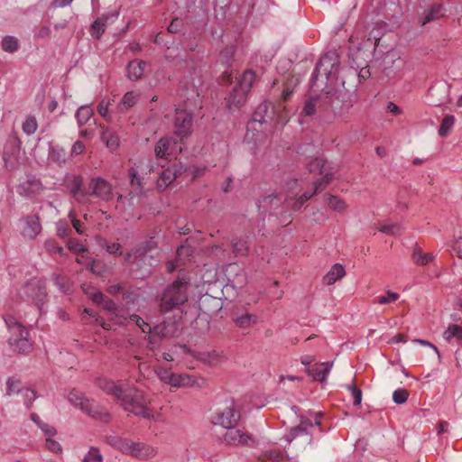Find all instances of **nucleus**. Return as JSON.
<instances>
[{
  "label": "nucleus",
  "instance_id": "1",
  "mask_svg": "<svg viewBox=\"0 0 462 462\" xmlns=\"http://www.w3.org/2000/svg\"><path fill=\"white\" fill-rule=\"evenodd\" d=\"M97 385L103 392L113 395L125 411L143 419H156L158 413L151 407L150 399L142 391L135 388L125 390L106 378H99Z\"/></svg>",
  "mask_w": 462,
  "mask_h": 462
},
{
  "label": "nucleus",
  "instance_id": "2",
  "mask_svg": "<svg viewBox=\"0 0 462 462\" xmlns=\"http://www.w3.org/2000/svg\"><path fill=\"white\" fill-rule=\"evenodd\" d=\"M130 321L136 324V326L145 334H148L149 347L153 350L159 345L158 338L174 337L179 330V324L177 321L166 322L163 321L153 328L144 321L141 317L133 314L129 317Z\"/></svg>",
  "mask_w": 462,
  "mask_h": 462
},
{
  "label": "nucleus",
  "instance_id": "3",
  "mask_svg": "<svg viewBox=\"0 0 462 462\" xmlns=\"http://www.w3.org/2000/svg\"><path fill=\"white\" fill-rule=\"evenodd\" d=\"M189 285V283L187 280L178 278L167 286L161 296V311L165 313L184 304L188 300Z\"/></svg>",
  "mask_w": 462,
  "mask_h": 462
},
{
  "label": "nucleus",
  "instance_id": "4",
  "mask_svg": "<svg viewBox=\"0 0 462 462\" xmlns=\"http://www.w3.org/2000/svg\"><path fill=\"white\" fill-rule=\"evenodd\" d=\"M339 63V57L336 51H329L321 56L311 75L310 88L313 89L316 87L319 75H323L327 81L337 79Z\"/></svg>",
  "mask_w": 462,
  "mask_h": 462
},
{
  "label": "nucleus",
  "instance_id": "5",
  "mask_svg": "<svg viewBox=\"0 0 462 462\" xmlns=\"http://www.w3.org/2000/svg\"><path fill=\"white\" fill-rule=\"evenodd\" d=\"M255 79V74L252 70H245L240 77L237 85L229 93L226 99V106L229 111L239 109L245 105L246 96L251 89Z\"/></svg>",
  "mask_w": 462,
  "mask_h": 462
},
{
  "label": "nucleus",
  "instance_id": "6",
  "mask_svg": "<svg viewBox=\"0 0 462 462\" xmlns=\"http://www.w3.org/2000/svg\"><path fill=\"white\" fill-rule=\"evenodd\" d=\"M340 93L335 91H327L323 96L314 97L305 101L302 114L306 116H311L316 112V107H323L324 110L330 109L333 113H337V109L340 108Z\"/></svg>",
  "mask_w": 462,
  "mask_h": 462
},
{
  "label": "nucleus",
  "instance_id": "7",
  "mask_svg": "<svg viewBox=\"0 0 462 462\" xmlns=\"http://www.w3.org/2000/svg\"><path fill=\"white\" fill-rule=\"evenodd\" d=\"M20 295L22 297H25L27 301L32 302L38 308L40 312H42L44 304L48 300L46 281L37 278L30 280L21 289Z\"/></svg>",
  "mask_w": 462,
  "mask_h": 462
},
{
  "label": "nucleus",
  "instance_id": "8",
  "mask_svg": "<svg viewBox=\"0 0 462 462\" xmlns=\"http://www.w3.org/2000/svg\"><path fill=\"white\" fill-rule=\"evenodd\" d=\"M192 104L189 98L184 101L183 108H177L175 112L173 129L174 134L183 140L191 134L193 124Z\"/></svg>",
  "mask_w": 462,
  "mask_h": 462
},
{
  "label": "nucleus",
  "instance_id": "9",
  "mask_svg": "<svg viewBox=\"0 0 462 462\" xmlns=\"http://www.w3.org/2000/svg\"><path fill=\"white\" fill-rule=\"evenodd\" d=\"M68 400L72 405L80 408L93 418L106 420L109 417L108 413L97 402L87 399L85 395L79 391L72 390L68 395Z\"/></svg>",
  "mask_w": 462,
  "mask_h": 462
},
{
  "label": "nucleus",
  "instance_id": "10",
  "mask_svg": "<svg viewBox=\"0 0 462 462\" xmlns=\"http://www.w3.org/2000/svg\"><path fill=\"white\" fill-rule=\"evenodd\" d=\"M109 443L121 452L135 457H150L155 454L153 448L146 447L141 442H134L121 437H111Z\"/></svg>",
  "mask_w": 462,
  "mask_h": 462
},
{
  "label": "nucleus",
  "instance_id": "11",
  "mask_svg": "<svg viewBox=\"0 0 462 462\" xmlns=\"http://www.w3.org/2000/svg\"><path fill=\"white\" fill-rule=\"evenodd\" d=\"M155 373L162 383H167L174 388L201 386L199 383L201 380L193 375L186 374H174L165 368H158Z\"/></svg>",
  "mask_w": 462,
  "mask_h": 462
},
{
  "label": "nucleus",
  "instance_id": "12",
  "mask_svg": "<svg viewBox=\"0 0 462 462\" xmlns=\"http://www.w3.org/2000/svg\"><path fill=\"white\" fill-rule=\"evenodd\" d=\"M181 151V144L172 137H162L154 145L155 157L166 162L176 159Z\"/></svg>",
  "mask_w": 462,
  "mask_h": 462
},
{
  "label": "nucleus",
  "instance_id": "13",
  "mask_svg": "<svg viewBox=\"0 0 462 462\" xmlns=\"http://www.w3.org/2000/svg\"><path fill=\"white\" fill-rule=\"evenodd\" d=\"M223 273L226 281L224 287L226 290L229 288L238 290L246 283V274L244 268L237 263L226 264L223 269Z\"/></svg>",
  "mask_w": 462,
  "mask_h": 462
},
{
  "label": "nucleus",
  "instance_id": "14",
  "mask_svg": "<svg viewBox=\"0 0 462 462\" xmlns=\"http://www.w3.org/2000/svg\"><path fill=\"white\" fill-rule=\"evenodd\" d=\"M240 418L239 411L236 408L235 403L230 402L225 409L217 411L214 414L211 421L214 425L221 426L227 430L232 426H236Z\"/></svg>",
  "mask_w": 462,
  "mask_h": 462
},
{
  "label": "nucleus",
  "instance_id": "15",
  "mask_svg": "<svg viewBox=\"0 0 462 462\" xmlns=\"http://www.w3.org/2000/svg\"><path fill=\"white\" fill-rule=\"evenodd\" d=\"M20 235L25 240H35L42 233V226L37 215H27L19 219Z\"/></svg>",
  "mask_w": 462,
  "mask_h": 462
},
{
  "label": "nucleus",
  "instance_id": "16",
  "mask_svg": "<svg viewBox=\"0 0 462 462\" xmlns=\"http://www.w3.org/2000/svg\"><path fill=\"white\" fill-rule=\"evenodd\" d=\"M223 441L229 446H253L255 443L251 434L237 429L236 426L226 430L223 435Z\"/></svg>",
  "mask_w": 462,
  "mask_h": 462
},
{
  "label": "nucleus",
  "instance_id": "17",
  "mask_svg": "<svg viewBox=\"0 0 462 462\" xmlns=\"http://www.w3.org/2000/svg\"><path fill=\"white\" fill-rule=\"evenodd\" d=\"M152 243H145L143 245H141L137 246L136 248L133 249L130 253L126 254L125 257V261L127 263H147L149 265H152V260L153 258V255L151 253V247L150 244Z\"/></svg>",
  "mask_w": 462,
  "mask_h": 462
},
{
  "label": "nucleus",
  "instance_id": "18",
  "mask_svg": "<svg viewBox=\"0 0 462 462\" xmlns=\"http://www.w3.org/2000/svg\"><path fill=\"white\" fill-rule=\"evenodd\" d=\"M9 344L14 351L28 354L32 349V341L29 337V332L25 328L23 332L10 335Z\"/></svg>",
  "mask_w": 462,
  "mask_h": 462
},
{
  "label": "nucleus",
  "instance_id": "19",
  "mask_svg": "<svg viewBox=\"0 0 462 462\" xmlns=\"http://www.w3.org/2000/svg\"><path fill=\"white\" fill-rule=\"evenodd\" d=\"M42 190V184L35 175H30L25 181L21 182L17 187V192L25 198H34L41 194Z\"/></svg>",
  "mask_w": 462,
  "mask_h": 462
},
{
  "label": "nucleus",
  "instance_id": "20",
  "mask_svg": "<svg viewBox=\"0 0 462 462\" xmlns=\"http://www.w3.org/2000/svg\"><path fill=\"white\" fill-rule=\"evenodd\" d=\"M85 292L95 303L102 305L105 310L117 317L118 307L114 300L106 298L101 291L94 289H85Z\"/></svg>",
  "mask_w": 462,
  "mask_h": 462
},
{
  "label": "nucleus",
  "instance_id": "21",
  "mask_svg": "<svg viewBox=\"0 0 462 462\" xmlns=\"http://www.w3.org/2000/svg\"><path fill=\"white\" fill-rule=\"evenodd\" d=\"M332 175H323L321 179L314 183V191L304 192L298 199L293 203L292 207L295 210H299L301 206L310 199H311L315 193L325 189V187L331 181Z\"/></svg>",
  "mask_w": 462,
  "mask_h": 462
},
{
  "label": "nucleus",
  "instance_id": "22",
  "mask_svg": "<svg viewBox=\"0 0 462 462\" xmlns=\"http://www.w3.org/2000/svg\"><path fill=\"white\" fill-rule=\"evenodd\" d=\"M448 97V87L445 84L432 86L428 91L429 101L434 106H439L446 103Z\"/></svg>",
  "mask_w": 462,
  "mask_h": 462
},
{
  "label": "nucleus",
  "instance_id": "23",
  "mask_svg": "<svg viewBox=\"0 0 462 462\" xmlns=\"http://www.w3.org/2000/svg\"><path fill=\"white\" fill-rule=\"evenodd\" d=\"M320 421L316 415L312 420L310 418H302L300 420V423L299 426L291 430L289 434L285 436L287 441H291L296 437L308 433L309 430L311 429L314 425L319 426Z\"/></svg>",
  "mask_w": 462,
  "mask_h": 462
},
{
  "label": "nucleus",
  "instance_id": "24",
  "mask_svg": "<svg viewBox=\"0 0 462 462\" xmlns=\"http://www.w3.org/2000/svg\"><path fill=\"white\" fill-rule=\"evenodd\" d=\"M274 116V107L269 102L261 103L253 114V121L260 124H266L273 121Z\"/></svg>",
  "mask_w": 462,
  "mask_h": 462
},
{
  "label": "nucleus",
  "instance_id": "25",
  "mask_svg": "<svg viewBox=\"0 0 462 462\" xmlns=\"http://www.w3.org/2000/svg\"><path fill=\"white\" fill-rule=\"evenodd\" d=\"M333 362H323L315 365L312 367H309L306 369V372L310 376H311L315 381L319 382H326L328 375L329 374L332 367Z\"/></svg>",
  "mask_w": 462,
  "mask_h": 462
},
{
  "label": "nucleus",
  "instance_id": "26",
  "mask_svg": "<svg viewBox=\"0 0 462 462\" xmlns=\"http://www.w3.org/2000/svg\"><path fill=\"white\" fill-rule=\"evenodd\" d=\"M194 356L209 366L219 365L225 360L223 352L217 350L198 352Z\"/></svg>",
  "mask_w": 462,
  "mask_h": 462
},
{
  "label": "nucleus",
  "instance_id": "27",
  "mask_svg": "<svg viewBox=\"0 0 462 462\" xmlns=\"http://www.w3.org/2000/svg\"><path fill=\"white\" fill-rule=\"evenodd\" d=\"M89 189L93 195L107 199L111 194V185L101 177L92 179Z\"/></svg>",
  "mask_w": 462,
  "mask_h": 462
},
{
  "label": "nucleus",
  "instance_id": "28",
  "mask_svg": "<svg viewBox=\"0 0 462 462\" xmlns=\"http://www.w3.org/2000/svg\"><path fill=\"white\" fill-rule=\"evenodd\" d=\"M146 67V62L141 60H134L130 61L127 65L126 71L127 77L131 80H138L140 79Z\"/></svg>",
  "mask_w": 462,
  "mask_h": 462
},
{
  "label": "nucleus",
  "instance_id": "29",
  "mask_svg": "<svg viewBox=\"0 0 462 462\" xmlns=\"http://www.w3.org/2000/svg\"><path fill=\"white\" fill-rule=\"evenodd\" d=\"M140 97V93L137 91H128L122 97L121 102L118 104L116 110L118 113H125L130 108L134 106Z\"/></svg>",
  "mask_w": 462,
  "mask_h": 462
},
{
  "label": "nucleus",
  "instance_id": "30",
  "mask_svg": "<svg viewBox=\"0 0 462 462\" xmlns=\"http://www.w3.org/2000/svg\"><path fill=\"white\" fill-rule=\"evenodd\" d=\"M19 142L17 140H12L5 145L4 160L5 164H11L13 170V164L16 162V155L19 153Z\"/></svg>",
  "mask_w": 462,
  "mask_h": 462
},
{
  "label": "nucleus",
  "instance_id": "31",
  "mask_svg": "<svg viewBox=\"0 0 462 462\" xmlns=\"http://www.w3.org/2000/svg\"><path fill=\"white\" fill-rule=\"evenodd\" d=\"M300 78L295 75H288L283 81V88L282 93V102H287L293 93L295 88L300 84Z\"/></svg>",
  "mask_w": 462,
  "mask_h": 462
},
{
  "label": "nucleus",
  "instance_id": "32",
  "mask_svg": "<svg viewBox=\"0 0 462 462\" xmlns=\"http://www.w3.org/2000/svg\"><path fill=\"white\" fill-rule=\"evenodd\" d=\"M346 275L345 268L340 263L332 265L328 273L323 277L324 283L328 285L334 284L337 281L342 279Z\"/></svg>",
  "mask_w": 462,
  "mask_h": 462
},
{
  "label": "nucleus",
  "instance_id": "33",
  "mask_svg": "<svg viewBox=\"0 0 462 462\" xmlns=\"http://www.w3.org/2000/svg\"><path fill=\"white\" fill-rule=\"evenodd\" d=\"M102 133L100 138L106 147L111 151H115L119 146L118 135L110 128L102 126Z\"/></svg>",
  "mask_w": 462,
  "mask_h": 462
},
{
  "label": "nucleus",
  "instance_id": "34",
  "mask_svg": "<svg viewBox=\"0 0 462 462\" xmlns=\"http://www.w3.org/2000/svg\"><path fill=\"white\" fill-rule=\"evenodd\" d=\"M445 7L441 4H434L430 9L425 13L424 17L421 20V24L425 25L426 23L438 20L444 16Z\"/></svg>",
  "mask_w": 462,
  "mask_h": 462
},
{
  "label": "nucleus",
  "instance_id": "35",
  "mask_svg": "<svg viewBox=\"0 0 462 462\" xmlns=\"http://www.w3.org/2000/svg\"><path fill=\"white\" fill-rule=\"evenodd\" d=\"M257 316L250 313H244L234 317L235 324L240 328H248L257 322Z\"/></svg>",
  "mask_w": 462,
  "mask_h": 462
},
{
  "label": "nucleus",
  "instance_id": "36",
  "mask_svg": "<svg viewBox=\"0 0 462 462\" xmlns=\"http://www.w3.org/2000/svg\"><path fill=\"white\" fill-rule=\"evenodd\" d=\"M67 159L66 151L60 146H51L49 150V160L52 162L61 165Z\"/></svg>",
  "mask_w": 462,
  "mask_h": 462
},
{
  "label": "nucleus",
  "instance_id": "37",
  "mask_svg": "<svg viewBox=\"0 0 462 462\" xmlns=\"http://www.w3.org/2000/svg\"><path fill=\"white\" fill-rule=\"evenodd\" d=\"M443 338L447 342H451L454 338L457 342H462V327L457 324L449 325L443 332Z\"/></svg>",
  "mask_w": 462,
  "mask_h": 462
},
{
  "label": "nucleus",
  "instance_id": "38",
  "mask_svg": "<svg viewBox=\"0 0 462 462\" xmlns=\"http://www.w3.org/2000/svg\"><path fill=\"white\" fill-rule=\"evenodd\" d=\"M402 229V226L399 223H385L378 226L380 232L389 236H399Z\"/></svg>",
  "mask_w": 462,
  "mask_h": 462
},
{
  "label": "nucleus",
  "instance_id": "39",
  "mask_svg": "<svg viewBox=\"0 0 462 462\" xmlns=\"http://www.w3.org/2000/svg\"><path fill=\"white\" fill-rule=\"evenodd\" d=\"M5 322L8 328L10 334L23 332L26 328L22 325L17 319L13 315H6L5 317Z\"/></svg>",
  "mask_w": 462,
  "mask_h": 462
},
{
  "label": "nucleus",
  "instance_id": "40",
  "mask_svg": "<svg viewBox=\"0 0 462 462\" xmlns=\"http://www.w3.org/2000/svg\"><path fill=\"white\" fill-rule=\"evenodd\" d=\"M93 115V110L90 106H80L76 113V119L79 126L87 124L89 118Z\"/></svg>",
  "mask_w": 462,
  "mask_h": 462
},
{
  "label": "nucleus",
  "instance_id": "41",
  "mask_svg": "<svg viewBox=\"0 0 462 462\" xmlns=\"http://www.w3.org/2000/svg\"><path fill=\"white\" fill-rule=\"evenodd\" d=\"M455 124V117L451 115H447L442 119L440 126L439 128V134L441 137H446L448 134L450 129L453 127Z\"/></svg>",
  "mask_w": 462,
  "mask_h": 462
},
{
  "label": "nucleus",
  "instance_id": "42",
  "mask_svg": "<svg viewBox=\"0 0 462 462\" xmlns=\"http://www.w3.org/2000/svg\"><path fill=\"white\" fill-rule=\"evenodd\" d=\"M2 49L9 53H13L18 50V41L14 36H5L1 42Z\"/></svg>",
  "mask_w": 462,
  "mask_h": 462
},
{
  "label": "nucleus",
  "instance_id": "43",
  "mask_svg": "<svg viewBox=\"0 0 462 462\" xmlns=\"http://www.w3.org/2000/svg\"><path fill=\"white\" fill-rule=\"evenodd\" d=\"M328 207L337 212H343L346 208V202L337 196L330 195L328 198Z\"/></svg>",
  "mask_w": 462,
  "mask_h": 462
},
{
  "label": "nucleus",
  "instance_id": "44",
  "mask_svg": "<svg viewBox=\"0 0 462 462\" xmlns=\"http://www.w3.org/2000/svg\"><path fill=\"white\" fill-rule=\"evenodd\" d=\"M43 247L51 254H58L61 256L65 254L64 248L60 246L54 239H47L43 244Z\"/></svg>",
  "mask_w": 462,
  "mask_h": 462
},
{
  "label": "nucleus",
  "instance_id": "45",
  "mask_svg": "<svg viewBox=\"0 0 462 462\" xmlns=\"http://www.w3.org/2000/svg\"><path fill=\"white\" fill-rule=\"evenodd\" d=\"M109 106H110V101L109 100H106V99H102L98 106H97V111L99 113V115L105 118L106 121L107 122H113V117H112V111H109Z\"/></svg>",
  "mask_w": 462,
  "mask_h": 462
},
{
  "label": "nucleus",
  "instance_id": "46",
  "mask_svg": "<svg viewBox=\"0 0 462 462\" xmlns=\"http://www.w3.org/2000/svg\"><path fill=\"white\" fill-rule=\"evenodd\" d=\"M17 394L22 396L24 404L28 409L31 407L32 402L36 399L35 392L29 388H22L21 390H18Z\"/></svg>",
  "mask_w": 462,
  "mask_h": 462
},
{
  "label": "nucleus",
  "instance_id": "47",
  "mask_svg": "<svg viewBox=\"0 0 462 462\" xmlns=\"http://www.w3.org/2000/svg\"><path fill=\"white\" fill-rule=\"evenodd\" d=\"M105 32H106V28L104 27V23H101L100 21L98 20V18H97L90 25V28H89L90 35L93 38L99 40L101 38V36L105 33Z\"/></svg>",
  "mask_w": 462,
  "mask_h": 462
},
{
  "label": "nucleus",
  "instance_id": "48",
  "mask_svg": "<svg viewBox=\"0 0 462 462\" xmlns=\"http://www.w3.org/2000/svg\"><path fill=\"white\" fill-rule=\"evenodd\" d=\"M434 258L432 254L423 253L420 250H416L413 253V260L417 264L425 265L431 262Z\"/></svg>",
  "mask_w": 462,
  "mask_h": 462
},
{
  "label": "nucleus",
  "instance_id": "49",
  "mask_svg": "<svg viewBox=\"0 0 462 462\" xmlns=\"http://www.w3.org/2000/svg\"><path fill=\"white\" fill-rule=\"evenodd\" d=\"M309 167V173H327L324 161L320 158L311 160Z\"/></svg>",
  "mask_w": 462,
  "mask_h": 462
},
{
  "label": "nucleus",
  "instance_id": "50",
  "mask_svg": "<svg viewBox=\"0 0 462 462\" xmlns=\"http://www.w3.org/2000/svg\"><path fill=\"white\" fill-rule=\"evenodd\" d=\"M236 52V47L229 45L220 51V60L223 64L229 65Z\"/></svg>",
  "mask_w": 462,
  "mask_h": 462
},
{
  "label": "nucleus",
  "instance_id": "51",
  "mask_svg": "<svg viewBox=\"0 0 462 462\" xmlns=\"http://www.w3.org/2000/svg\"><path fill=\"white\" fill-rule=\"evenodd\" d=\"M234 252L236 255H245L249 247L247 241L244 239H236L232 242Z\"/></svg>",
  "mask_w": 462,
  "mask_h": 462
},
{
  "label": "nucleus",
  "instance_id": "52",
  "mask_svg": "<svg viewBox=\"0 0 462 462\" xmlns=\"http://www.w3.org/2000/svg\"><path fill=\"white\" fill-rule=\"evenodd\" d=\"M69 218L70 219V222H71V225L73 226V228L75 229V231L80 235V236H83L86 234V228H85V225L83 222H81L80 220H79L77 217H76V215L74 213L73 210H70L69 213Z\"/></svg>",
  "mask_w": 462,
  "mask_h": 462
},
{
  "label": "nucleus",
  "instance_id": "53",
  "mask_svg": "<svg viewBox=\"0 0 462 462\" xmlns=\"http://www.w3.org/2000/svg\"><path fill=\"white\" fill-rule=\"evenodd\" d=\"M37 126L38 125L36 118L34 116H30L23 124V131L28 135H31L36 132Z\"/></svg>",
  "mask_w": 462,
  "mask_h": 462
},
{
  "label": "nucleus",
  "instance_id": "54",
  "mask_svg": "<svg viewBox=\"0 0 462 462\" xmlns=\"http://www.w3.org/2000/svg\"><path fill=\"white\" fill-rule=\"evenodd\" d=\"M56 232L59 237L66 238L70 235L71 230L66 220H60L56 223Z\"/></svg>",
  "mask_w": 462,
  "mask_h": 462
},
{
  "label": "nucleus",
  "instance_id": "55",
  "mask_svg": "<svg viewBox=\"0 0 462 462\" xmlns=\"http://www.w3.org/2000/svg\"><path fill=\"white\" fill-rule=\"evenodd\" d=\"M400 298V295L396 292L387 291L385 295L380 296L375 300V302L380 305L389 304L396 301Z\"/></svg>",
  "mask_w": 462,
  "mask_h": 462
},
{
  "label": "nucleus",
  "instance_id": "56",
  "mask_svg": "<svg viewBox=\"0 0 462 462\" xmlns=\"http://www.w3.org/2000/svg\"><path fill=\"white\" fill-rule=\"evenodd\" d=\"M409 392L405 389H397L393 393V401L395 404L401 405L407 402Z\"/></svg>",
  "mask_w": 462,
  "mask_h": 462
},
{
  "label": "nucleus",
  "instance_id": "57",
  "mask_svg": "<svg viewBox=\"0 0 462 462\" xmlns=\"http://www.w3.org/2000/svg\"><path fill=\"white\" fill-rule=\"evenodd\" d=\"M118 11H112L106 14H103L97 18L101 23H104V27L106 29L107 25L113 23L118 18Z\"/></svg>",
  "mask_w": 462,
  "mask_h": 462
},
{
  "label": "nucleus",
  "instance_id": "58",
  "mask_svg": "<svg viewBox=\"0 0 462 462\" xmlns=\"http://www.w3.org/2000/svg\"><path fill=\"white\" fill-rule=\"evenodd\" d=\"M103 457L100 451L96 448H90L88 454L85 456L83 462H102Z\"/></svg>",
  "mask_w": 462,
  "mask_h": 462
},
{
  "label": "nucleus",
  "instance_id": "59",
  "mask_svg": "<svg viewBox=\"0 0 462 462\" xmlns=\"http://www.w3.org/2000/svg\"><path fill=\"white\" fill-rule=\"evenodd\" d=\"M52 278L55 285L61 292L68 293L69 291L70 286L62 276L60 274H53Z\"/></svg>",
  "mask_w": 462,
  "mask_h": 462
},
{
  "label": "nucleus",
  "instance_id": "60",
  "mask_svg": "<svg viewBox=\"0 0 462 462\" xmlns=\"http://www.w3.org/2000/svg\"><path fill=\"white\" fill-rule=\"evenodd\" d=\"M53 437H48L45 439L46 448L49 451L54 454H60L62 452L61 445L52 439Z\"/></svg>",
  "mask_w": 462,
  "mask_h": 462
},
{
  "label": "nucleus",
  "instance_id": "61",
  "mask_svg": "<svg viewBox=\"0 0 462 462\" xmlns=\"http://www.w3.org/2000/svg\"><path fill=\"white\" fill-rule=\"evenodd\" d=\"M102 246L106 247V251L113 255L122 254V246L118 243L108 244L106 240L101 244Z\"/></svg>",
  "mask_w": 462,
  "mask_h": 462
},
{
  "label": "nucleus",
  "instance_id": "62",
  "mask_svg": "<svg viewBox=\"0 0 462 462\" xmlns=\"http://www.w3.org/2000/svg\"><path fill=\"white\" fill-rule=\"evenodd\" d=\"M177 175H159L157 180V187L159 189H164L169 184H171Z\"/></svg>",
  "mask_w": 462,
  "mask_h": 462
},
{
  "label": "nucleus",
  "instance_id": "63",
  "mask_svg": "<svg viewBox=\"0 0 462 462\" xmlns=\"http://www.w3.org/2000/svg\"><path fill=\"white\" fill-rule=\"evenodd\" d=\"M68 248L76 254H80L87 251L86 246L75 239L69 240Z\"/></svg>",
  "mask_w": 462,
  "mask_h": 462
},
{
  "label": "nucleus",
  "instance_id": "64",
  "mask_svg": "<svg viewBox=\"0 0 462 462\" xmlns=\"http://www.w3.org/2000/svg\"><path fill=\"white\" fill-rule=\"evenodd\" d=\"M348 390L352 393L353 397V404L359 405L362 402V392L360 389L356 388L354 385H347Z\"/></svg>",
  "mask_w": 462,
  "mask_h": 462
}]
</instances>
